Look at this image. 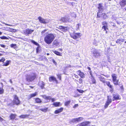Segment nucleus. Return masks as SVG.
Instances as JSON below:
<instances>
[{
  "instance_id": "nucleus-1",
  "label": "nucleus",
  "mask_w": 126,
  "mask_h": 126,
  "mask_svg": "<svg viewBox=\"0 0 126 126\" xmlns=\"http://www.w3.org/2000/svg\"><path fill=\"white\" fill-rule=\"evenodd\" d=\"M55 38L54 34L52 33L49 34L47 35L44 38V41L48 44H51Z\"/></svg>"
},
{
  "instance_id": "nucleus-2",
  "label": "nucleus",
  "mask_w": 126,
  "mask_h": 126,
  "mask_svg": "<svg viewBox=\"0 0 126 126\" xmlns=\"http://www.w3.org/2000/svg\"><path fill=\"white\" fill-rule=\"evenodd\" d=\"M36 75L34 73L27 74L26 76V80L28 82L32 81L35 78Z\"/></svg>"
},
{
  "instance_id": "nucleus-3",
  "label": "nucleus",
  "mask_w": 126,
  "mask_h": 126,
  "mask_svg": "<svg viewBox=\"0 0 126 126\" xmlns=\"http://www.w3.org/2000/svg\"><path fill=\"white\" fill-rule=\"evenodd\" d=\"M42 97L46 100V101H45V102L47 103L48 102L50 101V100L51 99L52 102H53L55 101L56 99L55 98H51L50 96H47L46 95H42Z\"/></svg>"
},
{
  "instance_id": "nucleus-4",
  "label": "nucleus",
  "mask_w": 126,
  "mask_h": 126,
  "mask_svg": "<svg viewBox=\"0 0 126 126\" xmlns=\"http://www.w3.org/2000/svg\"><path fill=\"white\" fill-rule=\"evenodd\" d=\"M91 52L94 56L96 57H97L100 55L99 51L96 49L94 48L92 49Z\"/></svg>"
},
{
  "instance_id": "nucleus-5",
  "label": "nucleus",
  "mask_w": 126,
  "mask_h": 126,
  "mask_svg": "<svg viewBox=\"0 0 126 126\" xmlns=\"http://www.w3.org/2000/svg\"><path fill=\"white\" fill-rule=\"evenodd\" d=\"M112 78V80L114 84L115 85H118V84L119 80L117 79V76L116 74H112L111 75Z\"/></svg>"
},
{
  "instance_id": "nucleus-6",
  "label": "nucleus",
  "mask_w": 126,
  "mask_h": 126,
  "mask_svg": "<svg viewBox=\"0 0 126 126\" xmlns=\"http://www.w3.org/2000/svg\"><path fill=\"white\" fill-rule=\"evenodd\" d=\"M71 37L74 39H76L81 36L80 33H75L74 32L73 34H70Z\"/></svg>"
},
{
  "instance_id": "nucleus-7",
  "label": "nucleus",
  "mask_w": 126,
  "mask_h": 126,
  "mask_svg": "<svg viewBox=\"0 0 126 126\" xmlns=\"http://www.w3.org/2000/svg\"><path fill=\"white\" fill-rule=\"evenodd\" d=\"M111 96H107V100L106 102L105 107V108H107L109 104L112 102V100L111 99Z\"/></svg>"
},
{
  "instance_id": "nucleus-8",
  "label": "nucleus",
  "mask_w": 126,
  "mask_h": 126,
  "mask_svg": "<svg viewBox=\"0 0 126 126\" xmlns=\"http://www.w3.org/2000/svg\"><path fill=\"white\" fill-rule=\"evenodd\" d=\"M34 30H31L29 29H27L23 30L24 33L25 35H29V34H31L33 31Z\"/></svg>"
},
{
  "instance_id": "nucleus-9",
  "label": "nucleus",
  "mask_w": 126,
  "mask_h": 126,
  "mask_svg": "<svg viewBox=\"0 0 126 126\" xmlns=\"http://www.w3.org/2000/svg\"><path fill=\"white\" fill-rule=\"evenodd\" d=\"M38 19L40 22L41 23L46 24L49 22L48 20L47 19H44L41 17H38Z\"/></svg>"
},
{
  "instance_id": "nucleus-10",
  "label": "nucleus",
  "mask_w": 126,
  "mask_h": 126,
  "mask_svg": "<svg viewBox=\"0 0 126 126\" xmlns=\"http://www.w3.org/2000/svg\"><path fill=\"white\" fill-rule=\"evenodd\" d=\"M90 122H84L78 124L77 126H90Z\"/></svg>"
},
{
  "instance_id": "nucleus-11",
  "label": "nucleus",
  "mask_w": 126,
  "mask_h": 126,
  "mask_svg": "<svg viewBox=\"0 0 126 126\" xmlns=\"http://www.w3.org/2000/svg\"><path fill=\"white\" fill-rule=\"evenodd\" d=\"M14 103L16 105H18L19 104L20 102L18 99V97L16 95L14 96V99L13 101Z\"/></svg>"
},
{
  "instance_id": "nucleus-12",
  "label": "nucleus",
  "mask_w": 126,
  "mask_h": 126,
  "mask_svg": "<svg viewBox=\"0 0 126 126\" xmlns=\"http://www.w3.org/2000/svg\"><path fill=\"white\" fill-rule=\"evenodd\" d=\"M120 4L122 7H124L126 5V0H121Z\"/></svg>"
},
{
  "instance_id": "nucleus-13",
  "label": "nucleus",
  "mask_w": 126,
  "mask_h": 126,
  "mask_svg": "<svg viewBox=\"0 0 126 126\" xmlns=\"http://www.w3.org/2000/svg\"><path fill=\"white\" fill-rule=\"evenodd\" d=\"M49 81L50 82H51L52 81H55L56 83H58V81L56 79V78L53 76H51L49 78Z\"/></svg>"
},
{
  "instance_id": "nucleus-14",
  "label": "nucleus",
  "mask_w": 126,
  "mask_h": 126,
  "mask_svg": "<svg viewBox=\"0 0 126 126\" xmlns=\"http://www.w3.org/2000/svg\"><path fill=\"white\" fill-rule=\"evenodd\" d=\"M77 74L79 75L81 78H84L85 77V74L83 73L80 70H79L77 72Z\"/></svg>"
},
{
  "instance_id": "nucleus-15",
  "label": "nucleus",
  "mask_w": 126,
  "mask_h": 126,
  "mask_svg": "<svg viewBox=\"0 0 126 126\" xmlns=\"http://www.w3.org/2000/svg\"><path fill=\"white\" fill-rule=\"evenodd\" d=\"M60 21L63 22H67L69 21V18L67 17H62L61 19H59Z\"/></svg>"
},
{
  "instance_id": "nucleus-16",
  "label": "nucleus",
  "mask_w": 126,
  "mask_h": 126,
  "mask_svg": "<svg viewBox=\"0 0 126 126\" xmlns=\"http://www.w3.org/2000/svg\"><path fill=\"white\" fill-rule=\"evenodd\" d=\"M113 98L114 99H113V101H114L115 100L120 99V96L117 94H116L113 95Z\"/></svg>"
},
{
  "instance_id": "nucleus-17",
  "label": "nucleus",
  "mask_w": 126,
  "mask_h": 126,
  "mask_svg": "<svg viewBox=\"0 0 126 126\" xmlns=\"http://www.w3.org/2000/svg\"><path fill=\"white\" fill-rule=\"evenodd\" d=\"M39 84L42 89L44 88V86L45 85V83L43 81H40L39 82Z\"/></svg>"
},
{
  "instance_id": "nucleus-18",
  "label": "nucleus",
  "mask_w": 126,
  "mask_h": 126,
  "mask_svg": "<svg viewBox=\"0 0 126 126\" xmlns=\"http://www.w3.org/2000/svg\"><path fill=\"white\" fill-rule=\"evenodd\" d=\"M98 78L99 79L100 81L103 83H105V80L104 78L101 76L99 75L98 76Z\"/></svg>"
},
{
  "instance_id": "nucleus-19",
  "label": "nucleus",
  "mask_w": 126,
  "mask_h": 126,
  "mask_svg": "<svg viewBox=\"0 0 126 126\" xmlns=\"http://www.w3.org/2000/svg\"><path fill=\"white\" fill-rule=\"evenodd\" d=\"M63 109V108H61L60 109H58L57 110H56L54 112L55 114H57L59 113L62 112Z\"/></svg>"
},
{
  "instance_id": "nucleus-20",
  "label": "nucleus",
  "mask_w": 126,
  "mask_h": 126,
  "mask_svg": "<svg viewBox=\"0 0 126 126\" xmlns=\"http://www.w3.org/2000/svg\"><path fill=\"white\" fill-rule=\"evenodd\" d=\"M11 62L10 60H7L5 62H4V64H3V66H7Z\"/></svg>"
},
{
  "instance_id": "nucleus-21",
  "label": "nucleus",
  "mask_w": 126,
  "mask_h": 126,
  "mask_svg": "<svg viewBox=\"0 0 126 126\" xmlns=\"http://www.w3.org/2000/svg\"><path fill=\"white\" fill-rule=\"evenodd\" d=\"M62 30V31L64 32H66L68 30V28L67 27H64L63 26H60L59 27Z\"/></svg>"
},
{
  "instance_id": "nucleus-22",
  "label": "nucleus",
  "mask_w": 126,
  "mask_h": 126,
  "mask_svg": "<svg viewBox=\"0 0 126 126\" xmlns=\"http://www.w3.org/2000/svg\"><path fill=\"white\" fill-rule=\"evenodd\" d=\"M53 105L55 107H58L61 106L62 105L61 104V103L60 102H56L53 103Z\"/></svg>"
},
{
  "instance_id": "nucleus-23",
  "label": "nucleus",
  "mask_w": 126,
  "mask_h": 126,
  "mask_svg": "<svg viewBox=\"0 0 126 126\" xmlns=\"http://www.w3.org/2000/svg\"><path fill=\"white\" fill-rule=\"evenodd\" d=\"M124 39L120 38L117 39L116 42L117 43L120 44L121 43L124 42Z\"/></svg>"
},
{
  "instance_id": "nucleus-24",
  "label": "nucleus",
  "mask_w": 126,
  "mask_h": 126,
  "mask_svg": "<svg viewBox=\"0 0 126 126\" xmlns=\"http://www.w3.org/2000/svg\"><path fill=\"white\" fill-rule=\"evenodd\" d=\"M53 51L54 53L57 55L59 56H61L62 55H61L62 53H60L58 51L56 50H54Z\"/></svg>"
},
{
  "instance_id": "nucleus-25",
  "label": "nucleus",
  "mask_w": 126,
  "mask_h": 126,
  "mask_svg": "<svg viewBox=\"0 0 126 126\" xmlns=\"http://www.w3.org/2000/svg\"><path fill=\"white\" fill-rule=\"evenodd\" d=\"M77 123L82 121L83 119V118L82 117H80L77 118Z\"/></svg>"
},
{
  "instance_id": "nucleus-26",
  "label": "nucleus",
  "mask_w": 126,
  "mask_h": 126,
  "mask_svg": "<svg viewBox=\"0 0 126 126\" xmlns=\"http://www.w3.org/2000/svg\"><path fill=\"white\" fill-rule=\"evenodd\" d=\"M16 115L12 114L10 116V119L11 120L14 119L16 117Z\"/></svg>"
},
{
  "instance_id": "nucleus-27",
  "label": "nucleus",
  "mask_w": 126,
  "mask_h": 126,
  "mask_svg": "<svg viewBox=\"0 0 126 126\" xmlns=\"http://www.w3.org/2000/svg\"><path fill=\"white\" fill-rule=\"evenodd\" d=\"M29 116V115L27 114L22 115L19 116V117L21 118H25L28 117Z\"/></svg>"
},
{
  "instance_id": "nucleus-28",
  "label": "nucleus",
  "mask_w": 126,
  "mask_h": 126,
  "mask_svg": "<svg viewBox=\"0 0 126 126\" xmlns=\"http://www.w3.org/2000/svg\"><path fill=\"white\" fill-rule=\"evenodd\" d=\"M53 45H55V46H57L59 45V43L57 41L55 40L53 43Z\"/></svg>"
},
{
  "instance_id": "nucleus-29",
  "label": "nucleus",
  "mask_w": 126,
  "mask_h": 126,
  "mask_svg": "<svg viewBox=\"0 0 126 126\" xmlns=\"http://www.w3.org/2000/svg\"><path fill=\"white\" fill-rule=\"evenodd\" d=\"M102 17L103 19H105L107 17V16L105 13H102Z\"/></svg>"
},
{
  "instance_id": "nucleus-30",
  "label": "nucleus",
  "mask_w": 126,
  "mask_h": 126,
  "mask_svg": "<svg viewBox=\"0 0 126 126\" xmlns=\"http://www.w3.org/2000/svg\"><path fill=\"white\" fill-rule=\"evenodd\" d=\"M92 84H95L96 83V81L94 77L91 78Z\"/></svg>"
},
{
  "instance_id": "nucleus-31",
  "label": "nucleus",
  "mask_w": 126,
  "mask_h": 126,
  "mask_svg": "<svg viewBox=\"0 0 126 126\" xmlns=\"http://www.w3.org/2000/svg\"><path fill=\"white\" fill-rule=\"evenodd\" d=\"M70 122H73V123H77V118H73V119H72L70 121Z\"/></svg>"
},
{
  "instance_id": "nucleus-32",
  "label": "nucleus",
  "mask_w": 126,
  "mask_h": 126,
  "mask_svg": "<svg viewBox=\"0 0 126 126\" xmlns=\"http://www.w3.org/2000/svg\"><path fill=\"white\" fill-rule=\"evenodd\" d=\"M11 47L14 48L15 49L17 48L16 45V44H12L11 45Z\"/></svg>"
},
{
  "instance_id": "nucleus-33",
  "label": "nucleus",
  "mask_w": 126,
  "mask_h": 126,
  "mask_svg": "<svg viewBox=\"0 0 126 126\" xmlns=\"http://www.w3.org/2000/svg\"><path fill=\"white\" fill-rule=\"evenodd\" d=\"M107 85L110 88H111L112 86L110 84V82L109 81H107L106 82Z\"/></svg>"
},
{
  "instance_id": "nucleus-34",
  "label": "nucleus",
  "mask_w": 126,
  "mask_h": 126,
  "mask_svg": "<svg viewBox=\"0 0 126 126\" xmlns=\"http://www.w3.org/2000/svg\"><path fill=\"white\" fill-rule=\"evenodd\" d=\"M37 94V93L36 92L35 93H34L30 95L31 97H34Z\"/></svg>"
},
{
  "instance_id": "nucleus-35",
  "label": "nucleus",
  "mask_w": 126,
  "mask_h": 126,
  "mask_svg": "<svg viewBox=\"0 0 126 126\" xmlns=\"http://www.w3.org/2000/svg\"><path fill=\"white\" fill-rule=\"evenodd\" d=\"M35 101L37 103H40L41 102L40 99L38 98H37L36 99Z\"/></svg>"
},
{
  "instance_id": "nucleus-36",
  "label": "nucleus",
  "mask_w": 126,
  "mask_h": 126,
  "mask_svg": "<svg viewBox=\"0 0 126 126\" xmlns=\"http://www.w3.org/2000/svg\"><path fill=\"white\" fill-rule=\"evenodd\" d=\"M70 101L69 100L66 102L65 103V105L67 106H68L69 104L70 103Z\"/></svg>"
},
{
  "instance_id": "nucleus-37",
  "label": "nucleus",
  "mask_w": 126,
  "mask_h": 126,
  "mask_svg": "<svg viewBox=\"0 0 126 126\" xmlns=\"http://www.w3.org/2000/svg\"><path fill=\"white\" fill-rule=\"evenodd\" d=\"M0 38L2 39H8V38L7 37L3 36L0 37Z\"/></svg>"
},
{
  "instance_id": "nucleus-38",
  "label": "nucleus",
  "mask_w": 126,
  "mask_h": 126,
  "mask_svg": "<svg viewBox=\"0 0 126 126\" xmlns=\"http://www.w3.org/2000/svg\"><path fill=\"white\" fill-rule=\"evenodd\" d=\"M4 90L3 89V88L0 87V94H2L4 92Z\"/></svg>"
},
{
  "instance_id": "nucleus-39",
  "label": "nucleus",
  "mask_w": 126,
  "mask_h": 126,
  "mask_svg": "<svg viewBox=\"0 0 126 126\" xmlns=\"http://www.w3.org/2000/svg\"><path fill=\"white\" fill-rule=\"evenodd\" d=\"M31 42L32 43H33L36 46H38L39 45V44L38 43H37V42H35L33 40H31Z\"/></svg>"
},
{
  "instance_id": "nucleus-40",
  "label": "nucleus",
  "mask_w": 126,
  "mask_h": 126,
  "mask_svg": "<svg viewBox=\"0 0 126 126\" xmlns=\"http://www.w3.org/2000/svg\"><path fill=\"white\" fill-rule=\"evenodd\" d=\"M47 108L41 109H40V110L43 112H46L47 111Z\"/></svg>"
},
{
  "instance_id": "nucleus-41",
  "label": "nucleus",
  "mask_w": 126,
  "mask_h": 126,
  "mask_svg": "<svg viewBox=\"0 0 126 126\" xmlns=\"http://www.w3.org/2000/svg\"><path fill=\"white\" fill-rule=\"evenodd\" d=\"M102 24L103 26H107V23L106 21H103L102 22Z\"/></svg>"
},
{
  "instance_id": "nucleus-42",
  "label": "nucleus",
  "mask_w": 126,
  "mask_h": 126,
  "mask_svg": "<svg viewBox=\"0 0 126 126\" xmlns=\"http://www.w3.org/2000/svg\"><path fill=\"white\" fill-rule=\"evenodd\" d=\"M5 60V58L3 57H2L0 59V62H1L3 63Z\"/></svg>"
},
{
  "instance_id": "nucleus-43",
  "label": "nucleus",
  "mask_w": 126,
  "mask_h": 126,
  "mask_svg": "<svg viewBox=\"0 0 126 126\" xmlns=\"http://www.w3.org/2000/svg\"><path fill=\"white\" fill-rule=\"evenodd\" d=\"M107 26H103L102 27L103 29H104L105 31H106L107 29Z\"/></svg>"
},
{
  "instance_id": "nucleus-44",
  "label": "nucleus",
  "mask_w": 126,
  "mask_h": 126,
  "mask_svg": "<svg viewBox=\"0 0 126 126\" xmlns=\"http://www.w3.org/2000/svg\"><path fill=\"white\" fill-rule=\"evenodd\" d=\"M57 75L58 77V78L60 80H61V75L60 74H57Z\"/></svg>"
},
{
  "instance_id": "nucleus-45",
  "label": "nucleus",
  "mask_w": 126,
  "mask_h": 126,
  "mask_svg": "<svg viewBox=\"0 0 126 126\" xmlns=\"http://www.w3.org/2000/svg\"><path fill=\"white\" fill-rule=\"evenodd\" d=\"M77 91L79 93H83V90H79L78 89H77Z\"/></svg>"
},
{
  "instance_id": "nucleus-46",
  "label": "nucleus",
  "mask_w": 126,
  "mask_h": 126,
  "mask_svg": "<svg viewBox=\"0 0 126 126\" xmlns=\"http://www.w3.org/2000/svg\"><path fill=\"white\" fill-rule=\"evenodd\" d=\"M52 61L53 63H54L55 65H57V63L56 62H55V61L53 59L52 60Z\"/></svg>"
},
{
  "instance_id": "nucleus-47",
  "label": "nucleus",
  "mask_w": 126,
  "mask_h": 126,
  "mask_svg": "<svg viewBox=\"0 0 126 126\" xmlns=\"http://www.w3.org/2000/svg\"><path fill=\"white\" fill-rule=\"evenodd\" d=\"M79 83H81L82 82V79L81 78H80L79 79Z\"/></svg>"
},
{
  "instance_id": "nucleus-48",
  "label": "nucleus",
  "mask_w": 126,
  "mask_h": 126,
  "mask_svg": "<svg viewBox=\"0 0 126 126\" xmlns=\"http://www.w3.org/2000/svg\"><path fill=\"white\" fill-rule=\"evenodd\" d=\"M80 24H78L76 26V29H78L79 28V26L80 25Z\"/></svg>"
},
{
  "instance_id": "nucleus-49",
  "label": "nucleus",
  "mask_w": 126,
  "mask_h": 126,
  "mask_svg": "<svg viewBox=\"0 0 126 126\" xmlns=\"http://www.w3.org/2000/svg\"><path fill=\"white\" fill-rule=\"evenodd\" d=\"M78 104H75L73 106V108H74L78 107Z\"/></svg>"
},
{
  "instance_id": "nucleus-50",
  "label": "nucleus",
  "mask_w": 126,
  "mask_h": 126,
  "mask_svg": "<svg viewBox=\"0 0 126 126\" xmlns=\"http://www.w3.org/2000/svg\"><path fill=\"white\" fill-rule=\"evenodd\" d=\"M47 31V30H45L44 31H43L41 32V34L42 35H43V34Z\"/></svg>"
},
{
  "instance_id": "nucleus-51",
  "label": "nucleus",
  "mask_w": 126,
  "mask_h": 126,
  "mask_svg": "<svg viewBox=\"0 0 126 126\" xmlns=\"http://www.w3.org/2000/svg\"><path fill=\"white\" fill-rule=\"evenodd\" d=\"M97 42H96V41L94 40V42L93 43L95 45H97Z\"/></svg>"
},
{
  "instance_id": "nucleus-52",
  "label": "nucleus",
  "mask_w": 126,
  "mask_h": 126,
  "mask_svg": "<svg viewBox=\"0 0 126 126\" xmlns=\"http://www.w3.org/2000/svg\"><path fill=\"white\" fill-rule=\"evenodd\" d=\"M0 45L1 47H2L4 48H5V47L6 46L5 45H3L2 44H0Z\"/></svg>"
},
{
  "instance_id": "nucleus-53",
  "label": "nucleus",
  "mask_w": 126,
  "mask_h": 126,
  "mask_svg": "<svg viewBox=\"0 0 126 126\" xmlns=\"http://www.w3.org/2000/svg\"><path fill=\"white\" fill-rule=\"evenodd\" d=\"M74 76H75V78H78V75H76L75 74H74Z\"/></svg>"
},
{
  "instance_id": "nucleus-54",
  "label": "nucleus",
  "mask_w": 126,
  "mask_h": 126,
  "mask_svg": "<svg viewBox=\"0 0 126 126\" xmlns=\"http://www.w3.org/2000/svg\"><path fill=\"white\" fill-rule=\"evenodd\" d=\"M3 120V119L0 117V121H2Z\"/></svg>"
},
{
  "instance_id": "nucleus-55",
  "label": "nucleus",
  "mask_w": 126,
  "mask_h": 126,
  "mask_svg": "<svg viewBox=\"0 0 126 126\" xmlns=\"http://www.w3.org/2000/svg\"><path fill=\"white\" fill-rule=\"evenodd\" d=\"M97 17L98 18L100 17V16L99 15L98 13H97Z\"/></svg>"
},
{
  "instance_id": "nucleus-56",
  "label": "nucleus",
  "mask_w": 126,
  "mask_h": 126,
  "mask_svg": "<svg viewBox=\"0 0 126 126\" xmlns=\"http://www.w3.org/2000/svg\"><path fill=\"white\" fill-rule=\"evenodd\" d=\"M90 75L92 77H93L92 74V73H91V71H90Z\"/></svg>"
},
{
  "instance_id": "nucleus-57",
  "label": "nucleus",
  "mask_w": 126,
  "mask_h": 126,
  "mask_svg": "<svg viewBox=\"0 0 126 126\" xmlns=\"http://www.w3.org/2000/svg\"><path fill=\"white\" fill-rule=\"evenodd\" d=\"M58 50L60 51H62L63 50H62V49L60 48V49H58Z\"/></svg>"
},
{
  "instance_id": "nucleus-58",
  "label": "nucleus",
  "mask_w": 126,
  "mask_h": 126,
  "mask_svg": "<svg viewBox=\"0 0 126 126\" xmlns=\"http://www.w3.org/2000/svg\"><path fill=\"white\" fill-rule=\"evenodd\" d=\"M113 18H114V19H115L116 18H114V16H112V19H113Z\"/></svg>"
},
{
  "instance_id": "nucleus-59",
  "label": "nucleus",
  "mask_w": 126,
  "mask_h": 126,
  "mask_svg": "<svg viewBox=\"0 0 126 126\" xmlns=\"http://www.w3.org/2000/svg\"><path fill=\"white\" fill-rule=\"evenodd\" d=\"M10 82L11 83H12V82L11 79H10Z\"/></svg>"
},
{
  "instance_id": "nucleus-60",
  "label": "nucleus",
  "mask_w": 126,
  "mask_h": 126,
  "mask_svg": "<svg viewBox=\"0 0 126 126\" xmlns=\"http://www.w3.org/2000/svg\"><path fill=\"white\" fill-rule=\"evenodd\" d=\"M87 68L89 70H91V68H90L89 67H88V68Z\"/></svg>"
},
{
  "instance_id": "nucleus-61",
  "label": "nucleus",
  "mask_w": 126,
  "mask_h": 126,
  "mask_svg": "<svg viewBox=\"0 0 126 126\" xmlns=\"http://www.w3.org/2000/svg\"><path fill=\"white\" fill-rule=\"evenodd\" d=\"M1 85H2V88H3V84L2 83H1Z\"/></svg>"
},
{
  "instance_id": "nucleus-62",
  "label": "nucleus",
  "mask_w": 126,
  "mask_h": 126,
  "mask_svg": "<svg viewBox=\"0 0 126 126\" xmlns=\"http://www.w3.org/2000/svg\"><path fill=\"white\" fill-rule=\"evenodd\" d=\"M5 25H7V26H10V25L9 24H5Z\"/></svg>"
},
{
  "instance_id": "nucleus-63",
  "label": "nucleus",
  "mask_w": 126,
  "mask_h": 126,
  "mask_svg": "<svg viewBox=\"0 0 126 126\" xmlns=\"http://www.w3.org/2000/svg\"><path fill=\"white\" fill-rule=\"evenodd\" d=\"M2 32H0V35H1L2 34Z\"/></svg>"
},
{
  "instance_id": "nucleus-64",
  "label": "nucleus",
  "mask_w": 126,
  "mask_h": 126,
  "mask_svg": "<svg viewBox=\"0 0 126 126\" xmlns=\"http://www.w3.org/2000/svg\"><path fill=\"white\" fill-rule=\"evenodd\" d=\"M70 66H71V65H67L68 67H70Z\"/></svg>"
}]
</instances>
